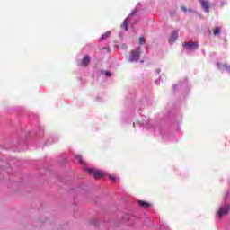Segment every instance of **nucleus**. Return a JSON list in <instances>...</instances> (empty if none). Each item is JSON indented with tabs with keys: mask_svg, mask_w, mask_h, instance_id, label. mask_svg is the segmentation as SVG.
<instances>
[{
	"mask_svg": "<svg viewBox=\"0 0 230 230\" xmlns=\"http://www.w3.org/2000/svg\"><path fill=\"white\" fill-rule=\"evenodd\" d=\"M224 4H224V3L221 4V8L224 6Z\"/></svg>",
	"mask_w": 230,
	"mask_h": 230,
	"instance_id": "nucleus-18",
	"label": "nucleus"
},
{
	"mask_svg": "<svg viewBox=\"0 0 230 230\" xmlns=\"http://www.w3.org/2000/svg\"><path fill=\"white\" fill-rule=\"evenodd\" d=\"M137 203L139 204V206H141V208H144V206H145V201H143V200H138Z\"/></svg>",
	"mask_w": 230,
	"mask_h": 230,
	"instance_id": "nucleus-15",
	"label": "nucleus"
},
{
	"mask_svg": "<svg viewBox=\"0 0 230 230\" xmlns=\"http://www.w3.org/2000/svg\"><path fill=\"white\" fill-rule=\"evenodd\" d=\"M138 42H139V44H145V37H144V36H141V37L138 39Z\"/></svg>",
	"mask_w": 230,
	"mask_h": 230,
	"instance_id": "nucleus-14",
	"label": "nucleus"
},
{
	"mask_svg": "<svg viewBox=\"0 0 230 230\" xmlns=\"http://www.w3.org/2000/svg\"><path fill=\"white\" fill-rule=\"evenodd\" d=\"M201 6L204 8V11L207 13H209V2H206L205 0H199Z\"/></svg>",
	"mask_w": 230,
	"mask_h": 230,
	"instance_id": "nucleus-7",
	"label": "nucleus"
},
{
	"mask_svg": "<svg viewBox=\"0 0 230 230\" xmlns=\"http://www.w3.org/2000/svg\"><path fill=\"white\" fill-rule=\"evenodd\" d=\"M143 62H144V61L142 60V61H141V64H143Z\"/></svg>",
	"mask_w": 230,
	"mask_h": 230,
	"instance_id": "nucleus-19",
	"label": "nucleus"
},
{
	"mask_svg": "<svg viewBox=\"0 0 230 230\" xmlns=\"http://www.w3.org/2000/svg\"><path fill=\"white\" fill-rule=\"evenodd\" d=\"M85 172H88L90 175H93V179H100L103 177V172L96 169L85 168Z\"/></svg>",
	"mask_w": 230,
	"mask_h": 230,
	"instance_id": "nucleus-3",
	"label": "nucleus"
},
{
	"mask_svg": "<svg viewBox=\"0 0 230 230\" xmlns=\"http://www.w3.org/2000/svg\"><path fill=\"white\" fill-rule=\"evenodd\" d=\"M89 64H91V57L84 56L82 62H81V66L82 67H88Z\"/></svg>",
	"mask_w": 230,
	"mask_h": 230,
	"instance_id": "nucleus-5",
	"label": "nucleus"
},
{
	"mask_svg": "<svg viewBox=\"0 0 230 230\" xmlns=\"http://www.w3.org/2000/svg\"><path fill=\"white\" fill-rule=\"evenodd\" d=\"M122 28H124L125 31L128 30V18H126L122 22Z\"/></svg>",
	"mask_w": 230,
	"mask_h": 230,
	"instance_id": "nucleus-9",
	"label": "nucleus"
},
{
	"mask_svg": "<svg viewBox=\"0 0 230 230\" xmlns=\"http://www.w3.org/2000/svg\"><path fill=\"white\" fill-rule=\"evenodd\" d=\"M150 206H152V204L148 202H145V208H150Z\"/></svg>",
	"mask_w": 230,
	"mask_h": 230,
	"instance_id": "nucleus-16",
	"label": "nucleus"
},
{
	"mask_svg": "<svg viewBox=\"0 0 230 230\" xmlns=\"http://www.w3.org/2000/svg\"><path fill=\"white\" fill-rule=\"evenodd\" d=\"M230 211V204L229 203H225L220 206L219 210L217 212V215L219 218H222L224 215H227Z\"/></svg>",
	"mask_w": 230,
	"mask_h": 230,
	"instance_id": "nucleus-2",
	"label": "nucleus"
},
{
	"mask_svg": "<svg viewBox=\"0 0 230 230\" xmlns=\"http://www.w3.org/2000/svg\"><path fill=\"white\" fill-rule=\"evenodd\" d=\"M181 9L182 10V12H184V13H187V12H189L190 13H191V12H193L192 9H188V8H186V6H184V5H182V6L181 7Z\"/></svg>",
	"mask_w": 230,
	"mask_h": 230,
	"instance_id": "nucleus-11",
	"label": "nucleus"
},
{
	"mask_svg": "<svg viewBox=\"0 0 230 230\" xmlns=\"http://www.w3.org/2000/svg\"><path fill=\"white\" fill-rule=\"evenodd\" d=\"M110 180L111 181V182H116V181H118V178L114 175H110Z\"/></svg>",
	"mask_w": 230,
	"mask_h": 230,
	"instance_id": "nucleus-13",
	"label": "nucleus"
},
{
	"mask_svg": "<svg viewBox=\"0 0 230 230\" xmlns=\"http://www.w3.org/2000/svg\"><path fill=\"white\" fill-rule=\"evenodd\" d=\"M141 55H143V49H141V47L131 50L129 55V62H137Z\"/></svg>",
	"mask_w": 230,
	"mask_h": 230,
	"instance_id": "nucleus-1",
	"label": "nucleus"
},
{
	"mask_svg": "<svg viewBox=\"0 0 230 230\" xmlns=\"http://www.w3.org/2000/svg\"><path fill=\"white\" fill-rule=\"evenodd\" d=\"M178 38H179V31H174L170 36L169 42L173 43L177 40Z\"/></svg>",
	"mask_w": 230,
	"mask_h": 230,
	"instance_id": "nucleus-6",
	"label": "nucleus"
},
{
	"mask_svg": "<svg viewBox=\"0 0 230 230\" xmlns=\"http://www.w3.org/2000/svg\"><path fill=\"white\" fill-rule=\"evenodd\" d=\"M76 159H78L80 164H85V162L82 158V155H76Z\"/></svg>",
	"mask_w": 230,
	"mask_h": 230,
	"instance_id": "nucleus-12",
	"label": "nucleus"
},
{
	"mask_svg": "<svg viewBox=\"0 0 230 230\" xmlns=\"http://www.w3.org/2000/svg\"><path fill=\"white\" fill-rule=\"evenodd\" d=\"M106 76H111V72H106Z\"/></svg>",
	"mask_w": 230,
	"mask_h": 230,
	"instance_id": "nucleus-17",
	"label": "nucleus"
},
{
	"mask_svg": "<svg viewBox=\"0 0 230 230\" xmlns=\"http://www.w3.org/2000/svg\"><path fill=\"white\" fill-rule=\"evenodd\" d=\"M111 37V31H108L106 33L102 34L99 39V42H103V40H107Z\"/></svg>",
	"mask_w": 230,
	"mask_h": 230,
	"instance_id": "nucleus-8",
	"label": "nucleus"
},
{
	"mask_svg": "<svg viewBox=\"0 0 230 230\" xmlns=\"http://www.w3.org/2000/svg\"><path fill=\"white\" fill-rule=\"evenodd\" d=\"M214 35L217 37V35H220V33H222V28L220 27H216L214 29V31H213Z\"/></svg>",
	"mask_w": 230,
	"mask_h": 230,
	"instance_id": "nucleus-10",
	"label": "nucleus"
},
{
	"mask_svg": "<svg viewBox=\"0 0 230 230\" xmlns=\"http://www.w3.org/2000/svg\"><path fill=\"white\" fill-rule=\"evenodd\" d=\"M182 46L187 48V49H199V43L197 42H184Z\"/></svg>",
	"mask_w": 230,
	"mask_h": 230,
	"instance_id": "nucleus-4",
	"label": "nucleus"
}]
</instances>
